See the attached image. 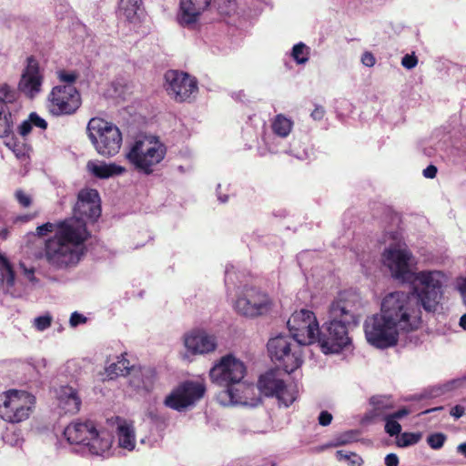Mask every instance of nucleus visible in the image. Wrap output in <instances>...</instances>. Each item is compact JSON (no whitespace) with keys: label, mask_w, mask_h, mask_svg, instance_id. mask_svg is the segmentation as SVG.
Here are the masks:
<instances>
[{"label":"nucleus","mask_w":466,"mask_h":466,"mask_svg":"<svg viewBox=\"0 0 466 466\" xmlns=\"http://www.w3.org/2000/svg\"><path fill=\"white\" fill-rule=\"evenodd\" d=\"M332 421V415L331 413H329V411L327 410H323L319 413V423L321 425V426H328L331 423Z\"/></svg>","instance_id":"3c124183"},{"label":"nucleus","mask_w":466,"mask_h":466,"mask_svg":"<svg viewBox=\"0 0 466 466\" xmlns=\"http://www.w3.org/2000/svg\"><path fill=\"white\" fill-rule=\"evenodd\" d=\"M336 458L339 461H348L351 458V452L348 453L342 450L336 451Z\"/></svg>","instance_id":"bf43d9fd"},{"label":"nucleus","mask_w":466,"mask_h":466,"mask_svg":"<svg viewBox=\"0 0 466 466\" xmlns=\"http://www.w3.org/2000/svg\"><path fill=\"white\" fill-rule=\"evenodd\" d=\"M56 227H57V223H51V222H46L41 226H38L36 228V234L39 236V237H44L46 236L47 233H51L53 231H56Z\"/></svg>","instance_id":"79ce46f5"},{"label":"nucleus","mask_w":466,"mask_h":466,"mask_svg":"<svg viewBox=\"0 0 466 466\" xmlns=\"http://www.w3.org/2000/svg\"><path fill=\"white\" fill-rule=\"evenodd\" d=\"M447 440V436L442 432H436L430 434L427 437L428 445L433 450H440L443 447L445 441Z\"/></svg>","instance_id":"c9c22d12"},{"label":"nucleus","mask_w":466,"mask_h":466,"mask_svg":"<svg viewBox=\"0 0 466 466\" xmlns=\"http://www.w3.org/2000/svg\"><path fill=\"white\" fill-rule=\"evenodd\" d=\"M291 56L298 64H305L309 60V48L302 42L298 43L293 46Z\"/></svg>","instance_id":"72a5a7b5"},{"label":"nucleus","mask_w":466,"mask_h":466,"mask_svg":"<svg viewBox=\"0 0 466 466\" xmlns=\"http://www.w3.org/2000/svg\"><path fill=\"white\" fill-rule=\"evenodd\" d=\"M382 420L385 421V431L390 436H397L400 433L401 426L397 420H392L389 416Z\"/></svg>","instance_id":"58836bf2"},{"label":"nucleus","mask_w":466,"mask_h":466,"mask_svg":"<svg viewBox=\"0 0 466 466\" xmlns=\"http://www.w3.org/2000/svg\"><path fill=\"white\" fill-rule=\"evenodd\" d=\"M79 75L76 71H66L59 70L57 71V77L60 82L64 83V85H73L77 80Z\"/></svg>","instance_id":"4c0bfd02"},{"label":"nucleus","mask_w":466,"mask_h":466,"mask_svg":"<svg viewBox=\"0 0 466 466\" xmlns=\"http://www.w3.org/2000/svg\"><path fill=\"white\" fill-rule=\"evenodd\" d=\"M206 387L202 382L186 380L181 382L166 397V406L181 410L203 398Z\"/></svg>","instance_id":"f3484780"},{"label":"nucleus","mask_w":466,"mask_h":466,"mask_svg":"<svg viewBox=\"0 0 466 466\" xmlns=\"http://www.w3.org/2000/svg\"><path fill=\"white\" fill-rule=\"evenodd\" d=\"M86 322V318L78 313V312H73L70 316L69 323L72 327H76L79 324H83Z\"/></svg>","instance_id":"49530a36"},{"label":"nucleus","mask_w":466,"mask_h":466,"mask_svg":"<svg viewBox=\"0 0 466 466\" xmlns=\"http://www.w3.org/2000/svg\"><path fill=\"white\" fill-rule=\"evenodd\" d=\"M58 400L59 407L65 413L76 414L80 410L82 400L77 390L73 387H61Z\"/></svg>","instance_id":"b1692460"},{"label":"nucleus","mask_w":466,"mask_h":466,"mask_svg":"<svg viewBox=\"0 0 466 466\" xmlns=\"http://www.w3.org/2000/svg\"><path fill=\"white\" fill-rule=\"evenodd\" d=\"M442 410V407H436V408H433V409H429V410H426L425 411H423L422 413H430L431 411H434V410Z\"/></svg>","instance_id":"e2e57ef3"},{"label":"nucleus","mask_w":466,"mask_h":466,"mask_svg":"<svg viewBox=\"0 0 466 466\" xmlns=\"http://www.w3.org/2000/svg\"><path fill=\"white\" fill-rule=\"evenodd\" d=\"M272 131L280 137H287L292 130L293 121L282 114L275 116L271 124Z\"/></svg>","instance_id":"cd10ccee"},{"label":"nucleus","mask_w":466,"mask_h":466,"mask_svg":"<svg viewBox=\"0 0 466 466\" xmlns=\"http://www.w3.org/2000/svg\"><path fill=\"white\" fill-rule=\"evenodd\" d=\"M460 326L466 330V313L463 314L460 319Z\"/></svg>","instance_id":"680f3d73"},{"label":"nucleus","mask_w":466,"mask_h":466,"mask_svg":"<svg viewBox=\"0 0 466 466\" xmlns=\"http://www.w3.org/2000/svg\"><path fill=\"white\" fill-rule=\"evenodd\" d=\"M420 307L423 308L421 301L411 289L410 292L387 294L381 301L380 312L400 332L408 333L418 329L421 323Z\"/></svg>","instance_id":"f03ea898"},{"label":"nucleus","mask_w":466,"mask_h":466,"mask_svg":"<svg viewBox=\"0 0 466 466\" xmlns=\"http://www.w3.org/2000/svg\"><path fill=\"white\" fill-rule=\"evenodd\" d=\"M457 451L466 458V442L461 443L457 447Z\"/></svg>","instance_id":"052dcab7"},{"label":"nucleus","mask_w":466,"mask_h":466,"mask_svg":"<svg viewBox=\"0 0 466 466\" xmlns=\"http://www.w3.org/2000/svg\"><path fill=\"white\" fill-rule=\"evenodd\" d=\"M386 466H398L399 458L395 453H390L385 457Z\"/></svg>","instance_id":"6e6d98bb"},{"label":"nucleus","mask_w":466,"mask_h":466,"mask_svg":"<svg viewBox=\"0 0 466 466\" xmlns=\"http://www.w3.org/2000/svg\"><path fill=\"white\" fill-rule=\"evenodd\" d=\"M119 445L127 450L132 451L135 448L136 441L132 427L127 424L119 425L117 428Z\"/></svg>","instance_id":"c85d7f7f"},{"label":"nucleus","mask_w":466,"mask_h":466,"mask_svg":"<svg viewBox=\"0 0 466 466\" xmlns=\"http://www.w3.org/2000/svg\"><path fill=\"white\" fill-rule=\"evenodd\" d=\"M82 104L81 95L73 85L55 86L46 97V108L54 116H71Z\"/></svg>","instance_id":"1a4fd4ad"},{"label":"nucleus","mask_w":466,"mask_h":466,"mask_svg":"<svg viewBox=\"0 0 466 466\" xmlns=\"http://www.w3.org/2000/svg\"><path fill=\"white\" fill-rule=\"evenodd\" d=\"M185 346L193 354L214 351L217 346L215 337L203 330H194L185 338Z\"/></svg>","instance_id":"5701e85b"},{"label":"nucleus","mask_w":466,"mask_h":466,"mask_svg":"<svg viewBox=\"0 0 466 466\" xmlns=\"http://www.w3.org/2000/svg\"><path fill=\"white\" fill-rule=\"evenodd\" d=\"M348 461L350 466H361L363 463L361 457L354 452H351V458Z\"/></svg>","instance_id":"13d9d810"},{"label":"nucleus","mask_w":466,"mask_h":466,"mask_svg":"<svg viewBox=\"0 0 466 466\" xmlns=\"http://www.w3.org/2000/svg\"><path fill=\"white\" fill-rule=\"evenodd\" d=\"M258 388L266 397H276L279 403L289 407L298 397L296 385H287L276 370H269L260 375Z\"/></svg>","instance_id":"2eb2a0df"},{"label":"nucleus","mask_w":466,"mask_h":466,"mask_svg":"<svg viewBox=\"0 0 466 466\" xmlns=\"http://www.w3.org/2000/svg\"><path fill=\"white\" fill-rule=\"evenodd\" d=\"M26 66L23 70L18 88L30 97H34L41 90L43 76L40 73L38 61L30 56L26 58Z\"/></svg>","instance_id":"412c9836"},{"label":"nucleus","mask_w":466,"mask_h":466,"mask_svg":"<svg viewBox=\"0 0 466 466\" xmlns=\"http://www.w3.org/2000/svg\"><path fill=\"white\" fill-rule=\"evenodd\" d=\"M272 306L268 294L254 287L244 289L235 302L237 312L251 319L268 314Z\"/></svg>","instance_id":"4468645a"},{"label":"nucleus","mask_w":466,"mask_h":466,"mask_svg":"<svg viewBox=\"0 0 466 466\" xmlns=\"http://www.w3.org/2000/svg\"><path fill=\"white\" fill-rule=\"evenodd\" d=\"M370 404L372 406V409L365 415V419L369 420L384 419L394 408V401L389 396H372L370 399Z\"/></svg>","instance_id":"393cba45"},{"label":"nucleus","mask_w":466,"mask_h":466,"mask_svg":"<svg viewBox=\"0 0 466 466\" xmlns=\"http://www.w3.org/2000/svg\"><path fill=\"white\" fill-rule=\"evenodd\" d=\"M450 414L455 419H459L464 415V408L461 405H456L451 410Z\"/></svg>","instance_id":"4d7b16f0"},{"label":"nucleus","mask_w":466,"mask_h":466,"mask_svg":"<svg viewBox=\"0 0 466 466\" xmlns=\"http://www.w3.org/2000/svg\"><path fill=\"white\" fill-rule=\"evenodd\" d=\"M412 254L407 248L390 246L382 253L384 265L390 269L391 277L401 282L410 284L412 289L428 312L436 311L443 296V274L438 270L413 272L410 268Z\"/></svg>","instance_id":"f257e3e1"},{"label":"nucleus","mask_w":466,"mask_h":466,"mask_svg":"<svg viewBox=\"0 0 466 466\" xmlns=\"http://www.w3.org/2000/svg\"><path fill=\"white\" fill-rule=\"evenodd\" d=\"M35 403V396L26 390H6L0 394V419L12 424L23 422L34 412Z\"/></svg>","instance_id":"39448f33"},{"label":"nucleus","mask_w":466,"mask_h":466,"mask_svg":"<svg viewBox=\"0 0 466 466\" xmlns=\"http://www.w3.org/2000/svg\"><path fill=\"white\" fill-rule=\"evenodd\" d=\"M140 4L141 0H120L118 5L119 13L127 20H131L137 15Z\"/></svg>","instance_id":"2f4dec72"},{"label":"nucleus","mask_w":466,"mask_h":466,"mask_svg":"<svg viewBox=\"0 0 466 466\" xmlns=\"http://www.w3.org/2000/svg\"><path fill=\"white\" fill-rule=\"evenodd\" d=\"M86 167L88 171L96 177L105 179L115 176L122 175L126 172V168L116 163H104L88 161Z\"/></svg>","instance_id":"a878e982"},{"label":"nucleus","mask_w":466,"mask_h":466,"mask_svg":"<svg viewBox=\"0 0 466 466\" xmlns=\"http://www.w3.org/2000/svg\"><path fill=\"white\" fill-rule=\"evenodd\" d=\"M246 374L244 363L231 355L225 356L220 362L215 365L209 372L211 380L219 386L227 387V391L232 401H241L237 394L238 390L233 387L239 384Z\"/></svg>","instance_id":"6e6552de"},{"label":"nucleus","mask_w":466,"mask_h":466,"mask_svg":"<svg viewBox=\"0 0 466 466\" xmlns=\"http://www.w3.org/2000/svg\"><path fill=\"white\" fill-rule=\"evenodd\" d=\"M166 153L165 145L158 141L146 143L137 140L132 145L126 157L136 170L150 175L154 172V167L164 159Z\"/></svg>","instance_id":"0eeeda50"},{"label":"nucleus","mask_w":466,"mask_h":466,"mask_svg":"<svg viewBox=\"0 0 466 466\" xmlns=\"http://www.w3.org/2000/svg\"><path fill=\"white\" fill-rule=\"evenodd\" d=\"M90 237L86 221L71 218L57 223L53 238L79 248Z\"/></svg>","instance_id":"6ab92c4d"},{"label":"nucleus","mask_w":466,"mask_h":466,"mask_svg":"<svg viewBox=\"0 0 466 466\" xmlns=\"http://www.w3.org/2000/svg\"><path fill=\"white\" fill-rule=\"evenodd\" d=\"M364 332L370 345L378 349H387L398 343L400 331L380 312L366 319Z\"/></svg>","instance_id":"9d476101"},{"label":"nucleus","mask_w":466,"mask_h":466,"mask_svg":"<svg viewBox=\"0 0 466 466\" xmlns=\"http://www.w3.org/2000/svg\"><path fill=\"white\" fill-rule=\"evenodd\" d=\"M324 115H325V110H324L323 106H317L310 114L311 117L314 120L322 119Z\"/></svg>","instance_id":"603ef678"},{"label":"nucleus","mask_w":466,"mask_h":466,"mask_svg":"<svg viewBox=\"0 0 466 466\" xmlns=\"http://www.w3.org/2000/svg\"><path fill=\"white\" fill-rule=\"evenodd\" d=\"M438 169L434 165H429L423 170V176L427 178H434L437 175Z\"/></svg>","instance_id":"864d4df0"},{"label":"nucleus","mask_w":466,"mask_h":466,"mask_svg":"<svg viewBox=\"0 0 466 466\" xmlns=\"http://www.w3.org/2000/svg\"><path fill=\"white\" fill-rule=\"evenodd\" d=\"M166 90L177 102L187 101L198 92V83L194 77L184 72L169 70L165 74Z\"/></svg>","instance_id":"a211bd4d"},{"label":"nucleus","mask_w":466,"mask_h":466,"mask_svg":"<svg viewBox=\"0 0 466 466\" xmlns=\"http://www.w3.org/2000/svg\"><path fill=\"white\" fill-rule=\"evenodd\" d=\"M64 436L71 444H82L88 447L95 455H102L111 446V440L105 431L96 429L91 420H75L64 430Z\"/></svg>","instance_id":"7ed1b4c3"},{"label":"nucleus","mask_w":466,"mask_h":466,"mask_svg":"<svg viewBox=\"0 0 466 466\" xmlns=\"http://www.w3.org/2000/svg\"><path fill=\"white\" fill-rule=\"evenodd\" d=\"M155 378L156 372L153 370L139 369V370H134L130 384L138 390L149 391L153 388Z\"/></svg>","instance_id":"bb28decb"},{"label":"nucleus","mask_w":466,"mask_h":466,"mask_svg":"<svg viewBox=\"0 0 466 466\" xmlns=\"http://www.w3.org/2000/svg\"><path fill=\"white\" fill-rule=\"evenodd\" d=\"M300 346L289 335H279L267 344L271 360L289 374L302 363Z\"/></svg>","instance_id":"423d86ee"},{"label":"nucleus","mask_w":466,"mask_h":466,"mask_svg":"<svg viewBox=\"0 0 466 466\" xmlns=\"http://www.w3.org/2000/svg\"><path fill=\"white\" fill-rule=\"evenodd\" d=\"M34 323L37 330L43 331L51 326L52 317L49 314L39 316L35 319Z\"/></svg>","instance_id":"ea45409f"},{"label":"nucleus","mask_w":466,"mask_h":466,"mask_svg":"<svg viewBox=\"0 0 466 466\" xmlns=\"http://www.w3.org/2000/svg\"><path fill=\"white\" fill-rule=\"evenodd\" d=\"M211 0H181L177 16L179 25L193 28L200 14L209 5Z\"/></svg>","instance_id":"4be33fe9"},{"label":"nucleus","mask_w":466,"mask_h":466,"mask_svg":"<svg viewBox=\"0 0 466 466\" xmlns=\"http://www.w3.org/2000/svg\"><path fill=\"white\" fill-rule=\"evenodd\" d=\"M420 438L421 433L420 432H404L401 434L399 446L408 447L410 445H414L420 441Z\"/></svg>","instance_id":"e433bc0d"},{"label":"nucleus","mask_w":466,"mask_h":466,"mask_svg":"<svg viewBox=\"0 0 466 466\" xmlns=\"http://www.w3.org/2000/svg\"><path fill=\"white\" fill-rule=\"evenodd\" d=\"M28 117L33 126L39 127L43 130H46L47 128V122L40 116H38L35 112L30 113Z\"/></svg>","instance_id":"37998d69"},{"label":"nucleus","mask_w":466,"mask_h":466,"mask_svg":"<svg viewBox=\"0 0 466 466\" xmlns=\"http://www.w3.org/2000/svg\"><path fill=\"white\" fill-rule=\"evenodd\" d=\"M86 129L88 138L99 155L110 157L119 152L123 138L116 125L100 117H93Z\"/></svg>","instance_id":"20e7f679"},{"label":"nucleus","mask_w":466,"mask_h":466,"mask_svg":"<svg viewBox=\"0 0 466 466\" xmlns=\"http://www.w3.org/2000/svg\"><path fill=\"white\" fill-rule=\"evenodd\" d=\"M83 252L80 248L68 243L49 238L44 248V258L50 268L60 270L76 267L81 259Z\"/></svg>","instance_id":"9b49d317"},{"label":"nucleus","mask_w":466,"mask_h":466,"mask_svg":"<svg viewBox=\"0 0 466 466\" xmlns=\"http://www.w3.org/2000/svg\"><path fill=\"white\" fill-rule=\"evenodd\" d=\"M15 198L18 201V203L24 208L29 207L32 203L31 198L28 195H26L23 190H17L15 192Z\"/></svg>","instance_id":"a18cd8bd"},{"label":"nucleus","mask_w":466,"mask_h":466,"mask_svg":"<svg viewBox=\"0 0 466 466\" xmlns=\"http://www.w3.org/2000/svg\"><path fill=\"white\" fill-rule=\"evenodd\" d=\"M130 370L131 367L129 365V360L126 359L123 355L121 356L120 359H118L116 362L110 364L106 368V373L111 378L113 376H126L129 374ZM132 370L134 371L135 370L132 369Z\"/></svg>","instance_id":"7c9ffc66"},{"label":"nucleus","mask_w":466,"mask_h":466,"mask_svg":"<svg viewBox=\"0 0 466 466\" xmlns=\"http://www.w3.org/2000/svg\"><path fill=\"white\" fill-rule=\"evenodd\" d=\"M23 268L24 275L31 282H35L36 278L35 277V269L33 268H27L24 264H20Z\"/></svg>","instance_id":"5fc2aeb1"},{"label":"nucleus","mask_w":466,"mask_h":466,"mask_svg":"<svg viewBox=\"0 0 466 466\" xmlns=\"http://www.w3.org/2000/svg\"><path fill=\"white\" fill-rule=\"evenodd\" d=\"M32 123L30 119L25 120L21 123V125L18 127V132L21 136L25 137L32 131Z\"/></svg>","instance_id":"09e8293b"},{"label":"nucleus","mask_w":466,"mask_h":466,"mask_svg":"<svg viewBox=\"0 0 466 466\" xmlns=\"http://www.w3.org/2000/svg\"><path fill=\"white\" fill-rule=\"evenodd\" d=\"M19 98V92L6 83H0V103L5 109L9 106L16 104Z\"/></svg>","instance_id":"c756f323"},{"label":"nucleus","mask_w":466,"mask_h":466,"mask_svg":"<svg viewBox=\"0 0 466 466\" xmlns=\"http://www.w3.org/2000/svg\"><path fill=\"white\" fill-rule=\"evenodd\" d=\"M418 64V58L414 54L405 55L401 59V65L407 69L414 68Z\"/></svg>","instance_id":"c03bdc74"},{"label":"nucleus","mask_w":466,"mask_h":466,"mask_svg":"<svg viewBox=\"0 0 466 466\" xmlns=\"http://www.w3.org/2000/svg\"><path fill=\"white\" fill-rule=\"evenodd\" d=\"M361 63L368 67H371L375 65L376 58L371 52L365 51L361 56Z\"/></svg>","instance_id":"de8ad7c7"},{"label":"nucleus","mask_w":466,"mask_h":466,"mask_svg":"<svg viewBox=\"0 0 466 466\" xmlns=\"http://www.w3.org/2000/svg\"><path fill=\"white\" fill-rule=\"evenodd\" d=\"M5 146L10 149L12 150L15 155L17 157H20L21 156L24 155V148H23V145L20 144L19 141H17L16 138L15 137H12L10 139H8L7 141H5Z\"/></svg>","instance_id":"a19ab883"},{"label":"nucleus","mask_w":466,"mask_h":466,"mask_svg":"<svg viewBox=\"0 0 466 466\" xmlns=\"http://www.w3.org/2000/svg\"><path fill=\"white\" fill-rule=\"evenodd\" d=\"M410 413V410L408 408L403 407L397 411L390 412V414L388 416L390 418H391L392 420H395L398 421V420L404 418L405 416L409 415Z\"/></svg>","instance_id":"8fccbe9b"},{"label":"nucleus","mask_w":466,"mask_h":466,"mask_svg":"<svg viewBox=\"0 0 466 466\" xmlns=\"http://www.w3.org/2000/svg\"><path fill=\"white\" fill-rule=\"evenodd\" d=\"M0 261H1V264L5 271V274L3 276V281H5L8 287H13L15 284V278L14 268H13L11 263L9 262V260L1 255H0Z\"/></svg>","instance_id":"f704fd0d"},{"label":"nucleus","mask_w":466,"mask_h":466,"mask_svg":"<svg viewBox=\"0 0 466 466\" xmlns=\"http://www.w3.org/2000/svg\"><path fill=\"white\" fill-rule=\"evenodd\" d=\"M291 338L299 345H310L317 342L319 326L313 311L301 309L295 311L287 322Z\"/></svg>","instance_id":"f8f14e48"},{"label":"nucleus","mask_w":466,"mask_h":466,"mask_svg":"<svg viewBox=\"0 0 466 466\" xmlns=\"http://www.w3.org/2000/svg\"><path fill=\"white\" fill-rule=\"evenodd\" d=\"M350 325L343 321L331 320L327 321L322 329H319L317 342H319L321 350L325 354L339 353L351 344V339L349 336Z\"/></svg>","instance_id":"ddd939ff"},{"label":"nucleus","mask_w":466,"mask_h":466,"mask_svg":"<svg viewBox=\"0 0 466 466\" xmlns=\"http://www.w3.org/2000/svg\"><path fill=\"white\" fill-rule=\"evenodd\" d=\"M74 215L83 221H96L100 217V198L96 189L86 188L79 191Z\"/></svg>","instance_id":"aec40b11"},{"label":"nucleus","mask_w":466,"mask_h":466,"mask_svg":"<svg viewBox=\"0 0 466 466\" xmlns=\"http://www.w3.org/2000/svg\"><path fill=\"white\" fill-rule=\"evenodd\" d=\"M360 306L358 295L340 292L329 306V318L331 320L335 319L350 326H357L360 317Z\"/></svg>","instance_id":"dca6fc26"},{"label":"nucleus","mask_w":466,"mask_h":466,"mask_svg":"<svg viewBox=\"0 0 466 466\" xmlns=\"http://www.w3.org/2000/svg\"><path fill=\"white\" fill-rule=\"evenodd\" d=\"M13 127V119L10 109L0 106V137H7Z\"/></svg>","instance_id":"473e14b6"}]
</instances>
